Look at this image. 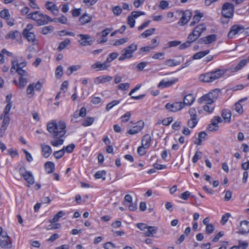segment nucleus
I'll list each match as a JSON object with an SVG mask.
<instances>
[{
  "label": "nucleus",
  "instance_id": "obj_59",
  "mask_svg": "<svg viewBox=\"0 0 249 249\" xmlns=\"http://www.w3.org/2000/svg\"><path fill=\"white\" fill-rule=\"evenodd\" d=\"M164 53H158L152 56V58L155 59L162 60L164 59Z\"/></svg>",
  "mask_w": 249,
  "mask_h": 249
},
{
  "label": "nucleus",
  "instance_id": "obj_3",
  "mask_svg": "<svg viewBox=\"0 0 249 249\" xmlns=\"http://www.w3.org/2000/svg\"><path fill=\"white\" fill-rule=\"evenodd\" d=\"M27 18L35 20L38 26L47 24L49 22L53 21L49 16L43 14L39 11L30 13L27 15Z\"/></svg>",
  "mask_w": 249,
  "mask_h": 249
},
{
  "label": "nucleus",
  "instance_id": "obj_5",
  "mask_svg": "<svg viewBox=\"0 0 249 249\" xmlns=\"http://www.w3.org/2000/svg\"><path fill=\"white\" fill-rule=\"evenodd\" d=\"M234 13V5L229 2L225 3L222 8V15L226 18H232Z\"/></svg>",
  "mask_w": 249,
  "mask_h": 249
},
{
  "label": "nucleus",
  "instance_id": "obj_46",
  "mask_svg": "<svg viewBox=\"0 0 249 249\" xmlns=\"http://www.w3.org/2000/svg\"><path fill=\"white\" fill-rule=\"evenodd\" d=\"M119 55L118 53L114 52L110 53L107 56L106 61L108 64L112 61L113 60L116 59Z\"/></svg>",
  "mask_w": 249,
  "mask_h": 249
},
{
  "label": "nucleus",
  "instance_id": "obj_38",
  "mask_svg": "<svg viewBox=\"0 0 249 249\" xmlns=\"http://www.w3.org/2000/svg\"><path fill=\"white\" fill-rule=\"evenodd\" d=\"M156 29L154 28H150L145 30L144 32L141 34V36L146 38L154 34Z\"/></svg>",
  "mask_w": 249,
  "mask_h": 249
},
{
  "label": "nucleus",
  "instance_id": "obj_26",
  "mask_svg": "<svg viewBox=\"0 0 249 249\" xmlns=\"http://www.w3.org/2000/svg\"><path fill=\"white\" fill-rule=\"evenodd\" d=\"M158 231V228L155 226H148L147 230L144 232L145 236L153 237Z\"/></svg>",
  "mask_w": 249,
  "mask_h": 249
},
{
  "label": "nucleus",
  "instance_id": "obj_24",
  "mask_svg": "<svg viewBox=\"0 0 249 249\" xmlns=\"http://www.w3.org/2000/svg\"><path fill=\"white\" fill-rule=\"evenodd\" d=\"M112 78L111 76L109 75H103L96 77L95 79L94 82L96 84H99L101 83H105L109 82L112 80Z\"/></svg>",
  "mask_w": 249,
  "mask_h": 249
},
{
  "label": "nucleus",
  "instance_id": "obj_9",
  "mask_svg": "<svg viewBox=\"0 0 249 249\" xmlns=\"http://www.w3.org/2000/svg\"><path fill=\"white\" fill-rule=\"evenodd\" d=\"M0 246L5 249H10L12 248V242L7 233H4L3 235L0 236Z\"/></svg>",
  "mask_w": 249,
  "mask_h": 249
},
{
  "label": "nucleus",
  "instance_id": "obj_56",
  "mask_svg": "<svg viewBox=\"0 0 249 249\" xmlns=\"http://www.w3.org/2000/svg\"><path fill=\"white\" fill-rule=\"evenodd\" d=\"M129 84L128 83H122L117 86V88L121 90H127L129 88Z\"/></svg>",
  "mask_w": 249,
  "mask_h": 249
},
{
  "label": "nucleus",
  "instance_id": "obj_20",
  "mask_svg": "<svg viewBox=\"0 0 249 249\" xmlns=\"http://www.w3.org/2000/svg\"><path fill=\"white\" fill-rule=\"evenodd\" d=\"M143 123L138 122V124L135 126H133L130 129H129L127 131V133L130 135H134L137 134V133H138L139 132L142 130V129L143 127Z\"/></svg>",
  "mask_w": 249,
  "mask_h": 249
},
{
  "label": "nucleus",
  "instance_id": "obj_23",
  "mask_svg": "<svg viewBox=\"0 0 249 249\" xmlns=\"http://www.w3.org/2000/svg\"><path fill=\"white\" fill-rule=\"evenodd\" d=\"M92 17L91 15L87 13L83 14L79 19V21L81 25H85L90 22L92 20Z\"/></svg>",
  "mask_w": 249,
  "mask_h": 249
},
{
  "label": "nucleus",
  "instance_id": "obj_47",
  "mask_svg": "<svg viewBox=\"0 0 249 249\" xmlns=\"http://www.w3.org/2000/svg\"><path fill=\"white\" fill-rule=\"evenodd\" d=\"M106 172L104 170L99 171L97 172L95 174L94 177L96 179H99V178H102L103 180H105L106 178L103 177V176H105L106 175Z\"/></svg>",
  "mask_w": 249,
  "mask_h": 249
},
{
  "label": "nucleus",
  "instance_id": "obj_2",
  "mask_svg": "<svg viewBox=\"0 0 249 249\" xmlns=\"http://www.w3.org/2000/svg\"><path fill=\"white\" fill-rule=\"evenodd\" d=\"M226 71L222 69H216L214 71L201 74L199 79L200 81L211 83L221 77L225 73Z\"/></svg>",
  "mask_w": 249,
  "mask_h": 249
},
{
  "label": "nucleus",
  "instance_id": "obj_35",
  "mask_svg": "<svg viewBox=\"0 0 249 249\" xmlns=\"http://www.w3.org/2000/svg\"><path fill=\"white\" fill-rule=\"evenodd\" d=\"M209 52H210L209 50H205L204 51H201L198 53H195L193 56V59H200V58H202L203 57H204V56L208 54L209 53Z\"/></svg>",
  "mask_w": 249,
  "mask_h": 249
},
{
  "label": "nucleus",
  "instance_id": "obj_51",
  "mask_svg": "<svg viewBox=\"0 0 249 249\" xmlns=\"http://www.w3.org/2000/svg\"><path fill=\"white\" fill-rule=\"evenodd\" d=\"M128 40L127 38H123L119 39L116 40L115 43L113 44L114 46H118L121 45H123L125 43L127 42Z\"/></svg>",
  "mask_w": 249,
  "mask_h": 249
},
{
  "label": "nucleus",
  "instance_id": "obj_1",
  "mask_svg": "<svg viewBox=\"0 0 249 249\" xmlns=\"http://www.w3.org/2000/svg\"><path fill=\"white\" fill-rule=\"evenodd\" d=\"M66 124L62 121L56 123L55 121L49 122L47 125V129L51 134V136L56 139L51 141V144L53 146H57L63 144L64 140L62 139L66 133Z\"/></svg>",
  "mask_w": 249,
  "mask_h": 249
},
{
  "label": "nucleus",
  "instance_id": "obj_29",
  "mask_svg": "<svg viewBox=\"0 0 249 249\" xmlns=\"http://www.w3.org/2000/svg\"><path fill=\"white\" fill-rule=\"evenodd\" d=\"M151 137L149 134H145L142 140V144L145 148H149L150 146Z\"/></svg>",
  "mask_w": 249,
  "mask_h": 249
},
{
  "label": "nucleus",
  "instance_id": "obj_49",
  "mask_svg": "<svg viewBox=\"0 0 249 249\" xmlns=\"http://www.w3.org/2000/svg\"><path fill=\"white\" fill-rule=\"evenodd\" d=\"M65 154L64 149L54 152L53 156L56 159H59L62 158Z\"/></svg>",
  "mask_w": 249,
  "mask_h": 249
},
{
  "label": "nucleus",
  "instance_id": "obj_44",
  "mask_svg": "<svg viewBox=\"0 0 249 249\" xmlns=\"http://www.w3.org/2000/svg\"><path fill=\"white\" fill-rule=\"evenodd\" d=\"M0 17L2 18L8 20L10 18V13L8 9H4L0 12Z\"/></svg>",
  "mask_w": 249,
  "mask_h": 249
},
{
  "label": "nucleus",
  "instance_id": "obj_10",
  "mask_svg": "<svg viewBox=\"0 0 249 249\" xmlns=\"http://www.w3.org/2000/svg\"><path fill=\"white\" fill-rule=\"evenodd\" d=\"M245 30L244 27L241 25H232L228 33V36L229 38H232L236 35L242 33Z\"/></svg>",
  "mask_w": 249,
  "mask_h": 249
},
{
  "label": "nucleus",
  "instance_id": "obj_14",
  "mask_svg": "<svg viewBox=\"0 0 249 249\" xmlns=\"http://www.w3.org/2000/svg\"><path fill=\"white\" fill-rule=\"evenodd\" d=\"M216 39V36L215 35L213 34L199 39L198 41V43L199 44L204 43L205 44H210L215 41Z\"/></svg>",
  "mask_w": 249,
  "mask_h": 249
},
{
  "label": "nucleus",
  "instance_id": "obj_62",
  "mask_svg": "<svg viewBox=\"0 0 249 249\" xmlns=\"http://www.w3.org/2000/svg\"><path fill=\"white\" fill-rule=\"evenodd\" d=\"M136 226L138 228H139L140 230L143 231L145 232L146 231L148 227V226H147L146 224L140 223H138L136 225Z\"/></svg>",
  "mask_w": 249,
  "mask_h": 249
},
{
  "label": "nucleus",
  "instance_id": "obj_31",
  "mask_svg": "<svg viewBox=\"0 0 249 249\" xmlns=\"http://www.w3.org/2000/svg\"><path fill=\"white\" fill-rule=\"evenodd\" d=\"M71 40L69 38H67L63 41L59 43L58 47H57V50L58 51H61L65 49L68 46L71 44Z\"/></svg>",
  "mask_w": 249,
  "mask_h": 249
},
{
  "label": "nucleus",
  "instance_id": "obj_28",
  "mask_svg": "<svg viewBox=\"0 0 249 249\" xmlns=\"http://www.w3.org/2000/svg\"><path fill=\"white\" fill-rule=\"evenodd\" d=\"M45 169L48 174H51L53 172L55 169V165L52 161H47L44 165Z\"/></svg>",
  "mask_w": 249,
  "mask_h": 249
},
{
  "label": "nucleus",
  "instance_id": "obj_12",
  "mask_svg": "<svg viewBox=\"0 0 249 249\" xmlns=\"http://www.w3.org/2000/svg\"><path fill=\"white\" fill-rule=\"evenodd\" d=\"M124 205L128 206L130 211H134L137 209V204L132 203V196L130 195H126L124 198Z\"/></svg>",
  "mask_w": 249,
  "mask_h": 249
},
{
  "label": "nucleus",
  "instance_id": "obj_43",
  "mask_svg": "<svg viewBox=\"0 0 249 249\" xmlns=\"http://www.w3.org/2000/svg\"><path fill=\"white\" fill-rule=\"evenodd\" d=\"M180 64V62L175 60L174 59H168L165 61V64L169 67H173L178 65Z\"/></svg>",
  "mask_w": 249,
  "mask_h": 249
},
{
  "label": "nucleus",
  "instance_id": "obj_42",
  "mask_svg": "<svg viewBox=\"0 0 249 249\" xmlns=\"http://www.w3.org/2000/svg\"><path fill=\"white\" fill-rule=\"evenodd\" d=\"M248 60L246 59H243L241 60L239 63L235 66L234 70L235 71H238L242 69L247 63Z\"/></svg>",
  "mask_w": 249,
  "mask_h": 249
},
{
  "label": "nucleus",
  "instance_id": "obj_34",
  "mask_svg": "<svg viewBox=\"0 0 249 249\" xmlns=\"http://www.w3.org/2000/svg\"><path fill=\"white\" fill-rule=\"evenodd\" d=\"M65 214V213L64 211H61L57 213L54 215L53 219L50 220V222L52 224L57 222Z\"/></svg>",
  "mask_w": 249,
  "mask_h": 249
},
{
  "label": "nucleus",
  "instance_id": "obj_36",
  "mask_svg": "<svg viewBox=\"0 0 249 249\" xmlns=\"http://www.w3.org/2000/svg\"><path fill=\"white\" fill-rule=\"evenodd\" d=\"M18 36V37L20 36V34L18 31H10L8 34L6 35L5 37L6 39L11 38L12 39H16Z\"/></svg>",
  "mask_w": 249,
  "mask_h": 249
},
{
  "label": "nucleus",
  "instance_id": "obj_37",
  "mask_svg": "<svg viewBox=\"0 0 249 249\" xmlns=\"http://www.w3.org/2000/svg\"><path fill=\"white\" fill-rule=\"evenodd\" d=\"M222 122V119L218 116H214L211 121V124H213V126H215V127L219 128L218 123H221Z\"/></svg>",
  "mask_w": 249,
  "mask_h": 249
},
{
  "label": "nucleus",
  "instance_id": "obj_16",
  "mask_svg": "<svg viewBox=\"0 0 249 249\" xmlns=\"http://www.w3.org/2000/svg\"><path fill=\"white\" fill-rule=\"evenodd\" d=\"M109 67V65L107 61H106L103 63H101L100 62L98 61L93 64L91 67L93 69H98L97 71H103L107 70Z\"/></svg>",
  "mask_w": 249,
  "mask_h": 249
},
{
  "label": "nucleus",
  "instance_id": "obj_64",
  "mask_svg": "<svg viewBox=\"0 0 249 249\" xmlns=\"http://www.w3.org/2000/svg\"><path fill=\"white\" fill-rule=\"evenodd\" d=\"M112 11H113V14L116 16L120 15L122 12V10L121 7L119 6H116L114 7H113Z\"/></svg>",
  "mask_w": 249,
  "mask_h": 249
},
{
  "label": "nucleus",
  "instance_id": "obj_15",
  "mask_svg": "<svg viewBox=\"0 0 249 249\" xmlns=\"http://www.w3.org/2000/svg\"><path fill=\"white\" fill-rule=\"evenodd\" d=\"M12 67L10 70V72L11 73H13L14 71L16 69H22V68H24L26 66V62H22L18 63V61L17 59L12 61Z\"/></svg>",
  "mask_w": 249,
  "mask_h": 249
},
{
  "label": "nucleus",
  "instance_id": "obj_11",
  "mask_svg": "<svg viewBox=\"0 0 249 249\" xmlns=\"http://www.w3.org/2000/svg\"><path fill=\"white\" fill-rule=\"evenodd\" d=\"M165 107L169 111L177 112L183 108V104H181V102H175L173 104L167 103Z\"/></svg>",
  "mask_w": 249,
  "mask_h": 249
},
{
  "label": "nucleus",
  "instance_id": "obj_27",
  "mask_svg": "<svg viewBox=\"0 0 249 249\" xmlns=\"http://www.w3.org/2000/svg\"><path fill=\"white\" fill-rule=\"evenodd\" d=\"M141 87V85H137L133 89H132L129 93V95L131 96V98L135 100H140L144 98L145 96L144 94L140 95L139 96H132V94L136 91L138 90Z\"/></svg>",
  "mask_w": 249,
  "mask_h": 249
},
{
  "label": "nucleus",
  "instance_id": "obj_50",
  "mask_svg": "<svg viewBox=\"0 0 249 249\" xmlns=\"http://www.w3.org/2000/svg\"><path fill=\"white\" fill-rule=\"evenodd\" d=\"M197 123V120L196 119V118H191V119H190L189 120H188V122H187V124H188V125L189 126V127H190V128H194L196 126V125Z\"/></svg>",
  "mask_w": 249,
  "mask_h": 249
},
{
  "label": "nucleus",
  "instance_id": "obj_61",
  "mask_svg": "<svg viewBox=\"0 0 249 249\" xmlns=\"http://www.w3.org/2000/svg\"><path fill=\"white\" fill-rule=\"evenodd\" d=\"M16 71L20 75V77H28V74L26 71L22 69H16Z\"/></svg>",
  "mask_w": 249,
  "mask_h": 249
},
{
  "label": "nucleus",
  "instance_id": "obj_33",
  "mask_svg": "<svg viewBox=\"0 0 249 249\" xmlns=\"http://www.w3.org/2000/svg\"><path fill=\"white\" fill-rule=\"evenodd\" d=\"M46 9L51 11L53 14H55L54 12H58V8L56 5L52 2L48 1L45 4Z\"/></svg>",
  "mask_w": 249,
  "mask_h": 249
},
{
  "label": "nucleus",
  "instance_id": "obj_30",
  "mask_svg": "<svg viewBox=\"0 0 249 249\" xmlns=\"http://www.w3.org/2000/svg\"><path fill=\"white\" fill-rule=\"evenodd\" d=\"M207 134L204 131L200 132L198 133V138L194 142V143L198 145H200L202 144V142L206 140Z\"/></svg>",
  "mask_w": 249,
  "mask_h": 249
},
{
  "label": "nucleus",
  "instance_id": "obj_21",
  "mask_svg": "<svg viewBox=\"0 0 249 249\" xmlns=\"http://www.w3.org/2000/svg\"><path fill=\"white\" fill-rule=\"evenodd\" d=\"M203 16V14L200 13L199 11H195V15L193 18L192 21L190 23V26H194L196 23H198L200 20L201 18H202Z\"/></svg>",
  "mask_w": 249,
  "mask_h": 249
},
{
  "label": "nucleus",
  "instance_id": "obj_25",
  "mask_svg": "<svg viewBox=\"0 0 249 249\" xmlns=\"http://www.w3.org/2000/svg\"><path fill=\"white\" fill-rule=\"evenodd\" d=\"M41 148L43 156L46 158H48L52 152L51 147L49 145L42 144H41Z\"/></svg>",
  "mask_w": 249,
  "mask_h": 249
},
{
  "label": "nucleus",
  "instance_id": "obj_57",
  "mask_svg": "<svg viewBox=\"0 0 249 249\" xmlns=\"http://www.w3.org/2000/svg\"><path fill=\"white\" fill-rule=\"evenodd\" d=\"M181 42L180 41L174 40V41H170L168 42V48L174 47L178 46V45L181 44Z\"/></svg>",
  "mask_w": 249,
  "mask_h": 249
},
{
  "label": "nucleus",
  "instance_id": "obj_41",
  "mask_svg": "<svg viewBox=\"0 0 249 249\" xmlns=\"http://www.w3.org/2000/svg\"><path fill=\"white\" fill-rule=\"evenodd\" d=\"M53 27L52 26H45L41 28V33L43 35H47L53 31Z\"/></svg>",
  "mask_w": 249,
  "mask_h": 249
},
{
  "label": "nucleus",
  "instance_id": "obj_4",
  "mask_svg": "<svg viewBox=\"0 0 249 249\" xmlns=\"http://www.w3.org/2000/svg\"><path fill=\"white\" fill-rule=\"evenodd\" d=\"M137 45L132 43L122 51V53L119 58V61H124L133 57V53L137 50Z\"/></svg>",
  "mask_w": 249,
  "mask_h": 249
},
{
  "label": "nucleus",
  "instance_id": "obj_19",
  "mask_svg": "<svg viewBox=\"0 0 249 249\" xmlns=\"http://www.w3.org/2000/svg\"><path fill=\"white\" fill-rule=\"evenodd\" d=\"M198 102L199 103H206L208 105L212 104L214 101L213 99L211 97L209 93H207L198 99Z\"/></svg>",
  "mask_w": 249,
  "mask_h": 249
},
{
  "label": "nucleus",
  "instance_id": "obj_40",
  "mask_svg": "<svg viewBox=\"0 0 249 249\" xmlns=\"http://www.w3.org/2000/svg\"><path fill=\"white\" fill-rule=\"evenodd\" d=\"M1 119H3L1 126L7 127L10 122L9 115H1Z\"/></svg>",
  "mask_w": 249,
  "mask_h": 249
},
{
  "label": "nucleus",
  "instance_id": "obj_63",
  "mask_svg": "<svg viewBox=\"0 0 249 249\" xmlns=\"http://www.w3.org/2000/svg\"><path fill=\"white\" fill-rule=\"evenodd\" d=\"M214 226L212 224H209V225H207L206 227L205 231L208 234L212 233L213 232V231H214Z\"/></svg>",
  "mask_w": 249,
  "mask_h": 249
},
{
  "label": "nucleus",
  "instance_id": "obj_22",
  "mask_svg": "<svg viewBox=\"0 0 249 249\" xmlns=\"http://www.w3.org/2000/svg\"><path fill=\"white\" fill-rule=\"evenodd\" d=\"M195 100V97L192 94H189L185 96L183 98V101L181 102V104H183V108L185 106H191Z\"/></svg>",
  "mask_w": 249,
  "mask_h": 249
},
{
  "label": "nucleus",
  "instance_id": "obj_54",
  "mask_svg": "<svg viewBox=\"0 0 249 249\" xmlns=\"http://www.w3.org/2000/svg\"><path fill=\"white\" fill-rule=\"evenodd\" d=\"M75 147V146L74 144H71L66 147H64L63 149H64V151H65L68 153H71L72 152Z\"/></svg>",
  "mask_w": 249,
  "mask_h": 249
},
{
  "label": "nucleus",
  "instance_id": "obj_58",
  "mask_svg": "<svg viewBox=\"0 0 249 249\" xmlns=\"http://www.w3.org/2000/svg\"><path fill=\"white\" fill-rule=\"evenodd\" d=\"M198 38L196 36L191 33L187 37V41L191 44L196 40Z\"/></svg>",
  "mask_w": 249,
  "mask_h": 249
},
{
  "label": "nucleus",
  "instance_id": "obj_55",
  "mask_svg": "<svg viewBox=\"0 0 249 249\" xmlns=\"http://www.w3.org/2000/svg\"><path fill=\"white\" fill-rule=\"evenodd\" d=\"M235 110L239 114H242L243 113V107L240 102H237L235 104Z\"/></svg>",
  "mask_w": 249,
  "mask_h": 249
},
{
  "label": "nucleus",
  "instance_id": "obj_7",
  "mask_svg": "<svg viewBox=\"0 0 249 249\" xmlns=\"http://www.w3.org/2000/svg\"><path fill=\"white\" fill-rule=\"evenodd\" d=\"M177 13H178L179 15H182L181 18L178 22V24L181 26H184L190 20L192 16V12L189 10H187L185 11L178 10Z\"/></svg>",
  "mask_w": 249,
  "mask_h": 249
},
{
  "label": "nucleus",
  "instance_id": "obj_48",
  "mask_svg": "<svg viewBox=\"0 0 249 249\" xmlns=\"http://www.w3.org/2000/svg\"><path fill=\"white\" fill-rule=\"evenodd\" d=\"M94 119L92 117H88L86 118L82 123V125L84 126L90 125L93 123Z\"/></svg>",
  "mask_w": 249,
  "mask_h": 249
},
{
  "label": "nucleus",
  "instance_id": "obj_52",
  "mask_svg": "<svg viewBox=\"0 0 249 249\" xmlns=\"http://www.w3.org/2000/svg\"><path fill=\"white\" fill-rule=\"evenodd\" d=\"M53 20V21H54L55 22H58L64 24H66L68 20L67 18L64 16H62L58 18H55Z\"/></svg>",
  "mask_w": 249,
  "mask_h": 249
},
{
  "label": "nucleus",
  "instance_id": "obj_39",
  "mask_svg": "<svg viewBox=\"0 0 249 249\" xmlns=\"http://www.w3.org/2000/svg\"><path fill=\"white\" fill-rule=\"evenodd\" d=\"M27 83V77H19V83L18 88L20 89H23Z\"/></svg>",
  "mask_w": 249,
  "mask_h": 249
},
{
  "label": "nucleus",
  "instance_id": "obj_32",
  "mask_svg": "<svg viewBox=\"0 0 249 249\" xmlns=\"http://www.w3.org/2000/svg\"><path fill=\"white\" fill-rule=\"evenodd\" d=\"M231 113L228 109H224L222 112V116L225 122H230L231 119Z\"/></svg>",
  "mask_w": 249,
  "mask_h": 249
},
{
  "label": "nucleus",
  "instance_id": "obj_17",
  "mask_svg": "<svg viewBox=\"0 0 249 249\" xmlns=\"http://www.w3.org/2000/svg\"><path fill=\"white\" fill-rule=\"evenodd\" d=\"M238 232L241 234H248L249 232V222L247 221L241 222Z\"/></svg>",
  "mask_w": 249,
  "mask_h": 249
},
{
  "label": "nucleus",
  "instance_id": "obj_45",
  "mask_svg": "<svg viewBox=\"0 0 249 249\" xmlns=\"http://www.w3.org/2000/svg\"><path fill=\"white\" fill-rule=\"evenodd\" d=\"M120 103V100H113L112 102L108 103L106 106V110L109 111L113 108L114 106L118 105Z\"/></svg>",
  "mask_w": 249,
  "mask_h": 249
},
{
  "label": "nucleus",
  "instance_id": "obj_8",
  "mask_svg": "<svg viewBox=\"0 0 249 249\" xmlns=\"http://www.w3.org/2000/svg\"><path fill=\"white\" fill-rule=\"evenodd\" d=\"M77 36L79 37L78 42L83 46L91 45L94 41L92 37L89 35L79 34Z\"/></svg>",
  "mask_w": 249,
  "mask_h": 249
},
{
  "label": "nucleus",
  "instance_id": "obj_13",
  "mask_svg": "<svg viewBox=\"0 0 249 249\" xmlns=\"http://www.w3.org/2000/svg\"><path fill=\"white\" fill-rule=\"evenodd\" d=\"M22 35L24 38L29 42H31L33 45L37 44L38 40L36 38L35 34L33 32L22 33Z\"/></svg>",
  "mask_w": 249,
  "mask_h": 249
},
{
  "label": "nucleus",
  "instance_id": "obj_60",
  "mask_svg": "<svg viewBox=\"0 0 249 249\" xmlns=\"http://www.w3.org/2000/svg\"><path fill=\"white\" fill-rule=\"evenodd\" d=\"M202 155V152L200 151H196L192 161L193 162L195 163H196L199 159L201 158Z\"/></svg>",
  "mask_w": 249,
  "mask_h": 249
},
{
  "label": "nucleus",
  "instance_id": "obj_6",
  "mask_svg": "<svg viewBox=\"0 0 249 249\" xmlns=\"http://www.w3.org/2000/svg\"><path fill=\"white\" fill-rule=\"evenodd\" d=\"M19 174L28 183V187L30 185H33L35 183L34 178L31 172L28 171L24 167H21L19 169Z\"/></svg>",
  "mask_w": 249,
  "mask_h": 249
},
{
  "label": "nucleus",
  "instance_id": "obj_18",
  "mask_svg": "<svg viewBox=\"0 0 249 249\" xmlns=\"http://www.w3.org/2000/svg\"><path fill=\"white\" fill-rule=\"evenodd\" d=\"M177 81H178L177 78H174L167 81L162 80L158 84V87L160 89L169 87L174 84Z\"/></svg>",
  "mask_w": 249,
  "mask_h": 249
},
{
  "label": "nucleus",
  "instance_id": "obj_53",
  "mask_svg": "<svg viewBox=\"0 0 249 249\" xmlns=\"http://www.w3.org/2000/svg\"><path fill=\"white\" fill-rule=\"evenodd\" d=\"M220 92L219 89H215L211 92H209V94L211 95V97L213 99V100L217 98Z\"/></svg>",
  "mask_w": 249,
  "mask_h": 249
}]
</instances>
